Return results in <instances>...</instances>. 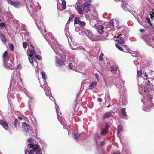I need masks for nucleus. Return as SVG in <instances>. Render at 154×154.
Returning <instances> with one entry per match:
<instances>
[{
	"instance_id": "obj_1",
	"label": "nucleus",
	"mask_w": 154,
	"mask_h": 154,
	"mask_svg": "<svg viewBox=\"0 0 154 154\" xmlns=\"http://www.w3.org/2000/svg\"><path fill=\"white\" fill-rule=\"evenodd\" d=\"M33 147V149L26 150L25 151V154H42L39 152L41 151V148L39 145H35Z\"/></svg>"
},
{
	"instance_id": "obj_2",
	"label": "nucleus",
	"mask_w": 154,
	"mask_h": 154,
	"mask_svg": "<svg viewBox=\"0 0 154 154\" xmlns=\"http://www.w3.org/2000/svg\"><path fill=\"white\" fill-rule=\"evenodd\" d=\"M27 142L29 144L27 146V149H28L27 150H30L29 149H30V148L33 149V146H34L35 145H38V143L36 141H34L33 139L31 137H30L27 140Z\"/></svg>"
},
{
	"instance_id": "obj_3",
	"label": "nucleus",
	"mask_w": 154,
	"mask_h": 154,
	"mask_svg": "<svg viewBox=\"0 0 154 154\" xmlns=\"http://www.w3.org/2000/svg\"><path fill=\"white\" fill-rule=\"evenodd\" d=\"M91 23L92 26L97 27V29L99 33L101 34H102L103 33V29H104L103 26L102 25H99L97 26V23L93 24L92 22H91ZM96 23H97V22Z\"/></svg>"
},
{
	"instance_id": "obj_4",
	"label": "nucleus",
	"mask_w": 154,
	"mask_h": 154,
	"mask_svg": "<svg viewBox=\"0 0 154 154\" xmlns=\"http://www.w3.org/2000/svg\"><path fill=\"white\" fill-rule=\"evenodd\" d=\"M80 134L78 132V130L76 129L75 131H73L72 133V137L74 138L76 142L79 141V137L80 136Z\"/></svg>"
},
{
	"instance_id": "obj_5",
	"label": "nucleus",
	"mask_w": 154,
	"mask_h": 154,
	"mask_svg": "<svg viewBox=\"0 0 154 154\" xmlns=\"http://www.w3.org/2000/svg\"><path fill=\"white\" fill-rule=\"evenodd\" d=\"M22 128L24 131L26 132V135L27 136L29 135V133L31 132L30 126H22Z\"/></svg>"
},
{
	"instance_id": "obj_6",
	"label": "nucleus",
	"mask_w": 154,
	"mask_h": 154,
	"mask_svg": "<svg viewBox=\"0 0 154 154\" xmlns=\"http://www.w3.org/2000/svg\"><path fill=\"white\" fill-rule=\"evenodd\" d=\"M4 65L6 67L11 69L13 67V63L11 60L4 62Z\"/></svg>"
},
{
	"instance_id": "obj_7",
	"label": "nucleus",
	"mask_w": 154,
	"mask_h": 154,
	"mask_svg": "<svg viewBox=\"0 0 154 154\" xmlns=\"http://www.w3.org/2000/svg\"><path fill=\"white\" fill-rule=\"evenodd\" d=\"M145 88L143 89V91L145 92H149L151 90L153 86L152 84H145Z\"/></svg>"
},
{
	"instance_id": "obj_8",
	"label": "nucleus",
	"mask_w": 154,
	"mask_h": 154,
	"mask_svg": "<svg viewBox=\"0 0 154 154\" xmlns=\"http://www.w3.org/2000/svg\"><path fill=\"white\" fill-rule=\"evenodd\" d=\"M106 127L103 129L100 132V135L104 136L108 133V130L110 126H106Z\"/></svg>"
},
{
	"instance_id": "obj_9",
	"label": "nucleus",
	"mask_w": 154,
	"mask_h": 154,
	"mask_svg": "<svg viewBox=\"0 0 154 154\" xmlns=\"http://www.w3.org/2000/svg\"><path fill=\"white\" fill-rule=\"evenodd\" d=\"M57 117L61 124L62 125H65V120L63 119V117L58 114L57 112Z\"/></svg>"
},
{
	"instance_id": "obj_10",
	"label": "nucleus",
	"mask_w": 154,
	"mask_h": 154,
	"mask_svg": "<svg viewBox=\"0 0 154 154\" xmlns=\"http://www.w3.org/2000/svg\"><path fill=\"white\" fill-rule=\"evenodd\" d=\"M65 60L62 58H60L56 61V65L57 66H61L64 64Z\"/></svg>"
},
{
	"instance_id": "obj_11",
	"label": "nucleus",
	"mask_w": 154,
	"mask_h": 154,
	"mask_svg": "<svg viewBox=\"0 0 154 154\" xmlns=\"http://www.w3.org/2000/svg\"><path fill=\"white\" fill-rule=\"evenodd\" d=\"M8 2L9 3L13 5L16 8H18L20 4L18 2H14L11 0H8Z\"/></svg>"
},
{
	"instance_id": "obj_12",
	"label": "nucleus",
	"mask_w": 154,
	"mask_h": 154,
	"mask_svg": "<svg viewBox=\"0 0 154 154\" xmlns=\"http://www.w3.org/2000/svg\"><path fill=\"white\" fill-rule=\"evenodd\" d=\"M23 120V118L20 116H18V118L17 119H15L14 122V125H19L20 122H21V121Z\"/></svg>"
},
{
	"instance_id": "obj_13",
	"label": "nucleus",
	"mask_w": 154,
	"mask_h": 154,
	"mask_svg": "<svg viewBox=\"0 0 154 154\" xmlns=\"http://www.w3.org/2000/svg\"><path fill=\"white\" fill-rule=\"evenodd\" d=\"M120 36H122V35L120 34L117 37V41L118 43L120 44H123L124 42V39L122 37Z\"/></svg>"
},
{
	"instance_id": "obj_14",
	"label": "nucleus",
	"mask_w": 154,
	"mask_h": 154,
	"mask_svg": "<svg viewBox=\"0 0 154 154\" xmlns=\"http://www.w3.org/2000/svg\"><path fill=\"white\" fill-rule=\"evenodd\" d=\"M3 60L4 62L9 60V57L8 53L7 51H5L3 55Z\"/></svg>"
},
{
	"instance_id": "obj_15",
	"label": "nucleus",
	"mask_w": 154,
	"mask_h": 154,
	"mask_svg": "<svg viewBox=\"0 0 154 154\" xmlns=\"http://www.w3.org/2000/svg\"><path fill=\"white\" fill-rule=\"evenodd\" d=\"M30 46L33 48V49L32 50H31L28 53L27 55L28 56H29L30 57H32L35 54V51L34 49V47L33 46L31 45H30Z\"/></svg>"
},
{
	"instance_id": "obj_16",
	"label": "nucleus",
	"mask_w": 154,
	"mask_h": 154,
	"mask_svg": "<svg viewBox=\"0 0 154 154\" xmlns=\"http://www.w3.org/2000/svg\"><path fill=\"white\" fill-rule=\"evenodd\" d=\"M100 135V134L99 133H97L94 136V138L95 140L96 143L97 144L98 143V140H100L101 138Z\"/></svg>"
},
{
	"instance_id": "obj_17",
	"label": "nucleus",
	"mask_w": 154,
	"mask_h": 154,
	"mask_svg": "<svg viewBox=\"0 0 154 154\" xmlns=\"http://www.w3.org/2000/svg\"><path fill=\"white\" fill-rule=\"evenodd\" d=\"M0 38L2 41L3 42L5 45H6L7 42V39L5 38V35L1 33L0 34Z\"/></svg>"
},
{
	"instance_id": "obj_18",
	"label": "nucleus",
	"mask_w": 154,
	"mask_h": 154,
	"mask_svg": "<svg viewBox=\"0 0 154 154\" xmlns=\"http://www.w3.org/2000/svg\"><path fill=\"white\" fill-rule=\"evenodd\" d=\"M90 5L89 4H87L86 5L84 6L83 10L86 13H88L89 10V6Z\"/></svg>"
},
{
	"instance_id": "obj_19",
	"label": "nucleus",
	"mask_w": 154,
	"mask_h": 154,
	"mask_svg": "<svg viewBox=\"0 0 154 154\" xmlns=\"http://www.w3.org/2000/svg\"><path fill=\"white\" fill-rule=\"evenodd\" d=\"M2 126L6 130H8V131L10 132L12 131L14 129L12 126H10V127H9V126Z\"/></svg>"
},
{
	"instance_id": "obj_20",
	"label": "nucleus",
	"mask_w": 154,
	"mask_h": 154,
	"mask_svg": "<svg viewBox=\"0 0 154 154\" xmlns=\"http://www.w3.org/2000/svg\"><path fill=\"white\" fill-rule=\"evenodd\" d=\"M97 84V82L96 81H94V82L92 83L89 86V88L90 89H92L95 88Z\"/></svg>"
},
{
	"instance_id": "obj_21",
	"label": "nucleus",
	"mask_w": 154,
	"mask_h": 154,
	"mask_svg": "<svg viewBox=\"0 0 154 154\" xmlns=\"http://www.w3.org/2000/svg\"><path fill=\"white\" fill-rule=\"evenodd\" d=\"M80 18L79 17H76L74 19V23L75 24H78L80 23V21L79 20Z\"/></svg>"
},
{
	"instance_id": "obj_22",
	"label": "nucleus",
	"mask_w": 154,
	"mask_h": 154,
	"mask_svg": "<svg viewBox=\"0 0 154 154\" xmlns=\"http://www.w3.org/2000/svg\"><path fill=\"white\" fill-rule=\"evenodd\" d=\"M111 71L112 73L114 74L116 73L117 71V69L114 66H111Z\"/></svg>"
},
{
	"instance_id": "obj_23",
	"label": "nucleus",
	"mask_w": 154,
	"mask_h": 154,
	"mask_svg": "<svg viewBox=\"0 0 154 154\" xmlns=\"http://www.w3.org/2000/svg\"><path fill=\"white\" fill-rule=\"evenodd\" d=\"M76 10L79 14H82L83 11L80 6H77Z\"/></svg>"
},
{
	"instance_id": "obj_24",
	"label": "nucleus",
	"mask_w": 154,
	"mask_h": 154,
	"mask_svg": "<svg viewBox=\"0 0 154 154\" xmlns=\"http://www.w3.org/2000/svg\"><path fill=\"white\" fill-rule=\"evenodd\" d=\"M41 74L43 79L45 81H46V75L45 72L43 71H42L41 72Z\"/></svg>"
},
{
	"instance_id": "obj_25",
	"label": "nucleus",
	"mask_w": 154,
	"mask_h": 154,
	"mask_svg": "<svg viewBox=\"0 0 154 154\" xmlns=\"http://www.w3.org/2000/svg\"><path fill=\"white\" fill-rule=\"evenodd\" d=\"M63 127L64 129H67V130L68 131V134H69V133H71L70 126H63Z\"/></svg>"
},
{
	"instance_id": "obj_26",
	"label": "nucleus",
	"mask_w": 154,
	"mask_h": 154,
	"mask_svg": "<svg viewBox=\"0 0 154 154\" xmlns=\"http://www.w3.org/2000/svg\"><path fill=\"white\" fill-rule=\"evenodd\" d=\"M62 5H63L62 8L63 10H65L66 9V1L65 0H63L62 2Z\"/></svg>"
},
{
	"instance_id": "obj_27",
	"label": "nucleus",
	"mask_w": 154,
	"mask_h": 154,
	"mask_svg": "<svg viewBox=\"0 0 154 154\" xmlns=\"http://www.w3.org/2000/svg\"><path fill=\"white\" fill-rule=\"evenodd\" d=\"M126 109L125 108H122L121 110L123 114V115L125 116L126 117L127 115H126V113L125 112Z\"/></svg>"
},
{
	"instance_id": "obj_28",
	"label": "nucleus",
	"mask_w": 154,
	"mask_h": 154,
	"mask_svg": "<svg viewBox=\"0 0 154 154\" xmlns=\"http://www.w3.org/2000/svg\"><path fill=\"white\" fill-rule=\"evenodd\" d=\"M109 24L110 26L114 27V25L113 19H111L109 22Z\"/></svg>"
},
{
	"instance_id": "obj_29",
	"label": "nucleus",
	"mask_w": 154,
	"mask_h": 154,
	"mask_svg": "<svg viewBox=\"0 0 154 154\" xmlns=\"http://www.w3.org/2000/svg\"><path fill=\"white\" fill-rule=\"evenodd\" d=\"M34 59V57L33 56L30 57L29 56V62L32 64L33 63V60Z\"/></svg>"
},
{
	"instance_id": "obj_30",
	"label": "nucleus",
	"mask_w": 154,
	"mask_h": 154,
	"mask_svg": "<svg viewBox=\"0 0 154 154\" xmlns=\"http://www.w3.org/2000/svg\"><path fill=\"white\" fill-rule=\"evenodd\" d=\"M116 47L119 50L121 51H124L123 49L121 47V46L118 44H116Z\"/></svg>"
},
{
	"instance_id": "obj_31",
	"label": "nucleus",
	"mask_w": 154,
	"mask_h": 154,
	"mask_svg": "<svg viewBox=\"0 0 154 154\" xmlns=\"http://www.w3.org/2000/svg\"><path fill=\"white\" fill-rule=\"evenodd\" d=\"M112 116V115L111 114L107 113L104 115V118H108L111 117Z\"/></svg>"
},
{
	"instance_id": "obj_32",
	"label": "nucleus",
	"mask_w": 154,
	"mask_h": 154,
	"mask_svg": "<svg viewBox=\"0 0 154 154\" xmlns=\"http://www.w3.org/2000/svg\"><path fill=\"white\" fill-rule=\"evenodd\" d=\"M79 25L80 27H84L86 25V23L84 21H80Z\"/></svg>"
},
{
	"instance_id": "obj_33",
	"label": "nucleus",
	"mask_w": 154,
	"mask_h": 154,
	"mask_svg": "<svg viewBox=\"0 0 154 154\" xmlns=\"http://www.w3.org/2000/svg\"><path fill=\"white\" fill-rule=\"evenodd\" d=\"M0 124L1 125H8L7 123L4 120H0Z\"/></svg>"
},
{
	"instance_id": "obj_34",
	"label": "nucleus",
	"mask_w": 154,
	"mask_h": 154,
	"mask_svg": "<svg viewBox=\"0 0 154 154\" xmlns=\"http://www.w3.org/2000/svg\"><path fill=\"white\" fill-rule=\"evenodd\" d=\"M123 129L122 126H118V127L117 131L119 133H120Z\"/></svg>"
},
{
	"instance_id": "obj_35",
	"label": "nucleus",
	"mask_w": 154,
	"mask_h": 154,
	"mask_svg": "<svg viewBox=\"0 0 154 154\" xmlns=\"http://www.w3.org/2000/svg\"><path fill=\"white\" fill-rule=\"evenodd\" d=\"M104 54L103 53H101L99 57V60L102 61L103 60V57L104 56Z\"/></svg>"
},
{
	"instance_id": "obj_36",
	"label": "nucleus",
	"mask_w": 154,
	"mask_h": 154,
	"mask_svg": "<svg viewBox=\"0 0 154 154\" xmlns=\"http://www.w3.org/2000/svg\"><path fill=\"white\" fill-rule=\"evenodd\" d=\"M142 71L141 70L138 71L137 73V77H140L142 76Z\"/></svg>"
},
{
	"instance_id": "obj_37",
	"label": "nucleus",
	"mask_w": 154,
	"mask_h": 154,
	"mask_svg": "<svg viewBox=\"0 0 154 154\" xmlns=\"http://www.w3.org/2000/svg\"><path fill=\"white\" fill-rule=\"evenodd\" d=\"M28 44L26 42H24L23 43V46L24 48H26Z\"/></svg>"
},
{
	"instance_id": "obj_38",
	"label": "nucleus",
	"mask_w": 154,
	"mask_h": 154,
	"mask_svg": "<svg viewBox=\"0 0 154 154\" xmlns=\"http://www.w3.org/2000/svg\"><path fill=\"white\" fill-rule=\"evenodd\" d=\"M9 48L11 51H13L14 49V45L12 43H10L9 45Z\"/></svg>"
},
{
	"instance_id": "obj_39",
	"label": "nucleus",
	"mask_w": 154,
	"mask_h": 154,
	"mask_svg": "<svg viewBox=\"0 0 154 154\" xmlns=\"http://www.w3.org/2000/svg\"><path fill=\"white\" fill-rule=\"evenodd\" d=\"M35 57L36 59H38V60H41L42 59V57L41 56L39 55H35Z\"/></svg>"
},
{
	"instance_id": "obj_40",
	"label": "nucleus",
	"mask_w": 154,
	"mask_h": 154,
	"mask_svg": "<svg viewBox=\"0 0 154 154\" xmlns=\"http://www.w3.org/2000/svg\"><path fill=\"white\" fill-rule=\"evenodd\" d=\"M146 20L147 21L148 23L151 26H152V24L151 23L150 19L149 17H147Z\"/></svg>"
},
{
	"instance_id": "obj_41",
	"label": "nucleus",
	"mask_w": 154,
	"mask_h": 154,
	"mask_svg": "<svg viewBox=\"0 0 154 154\" xmlns=\"http://www.w3.org/2000/svg\"><path fill=\"white\" fill-rule=\"evenodd\" d=\"M45 86H42V88L44 89L45 91H46V89L48 88V87L47 86V84L46 83H45V84L44 85Z\"/></svg>"
},
{
	"instance_id": "obj_42",
	"label": "nucleus",
	"mask_w": 154,
	"mask_h": 154,
	"mask_svg": "<svg viewBox=\"0 0 154 154\" xmlns=\"http://www.w3.org/2000/svg\"><path fill=\"white\" fill-rule=\"evenodd\" d=\"M74 17V15L73 14H71L70 17H69V20H72L73 19V18Z\"/></svg>"
},
{
	"instance_id": "obj_43",
	"label": "nucleus",
	"mask_w": 154,
	"mask_h": 154,
	"mask_svg": "<svg viewBox=\"0 0 154 154\" xmlns=\"http://www.w3.org/2000/svg\"><path fill=\"white\" fill-rule=\"evenodd\" d=\"M0 26L1 27H5V24L3 22H2L0 23Z\"/></svg>"
},
{
	"instance_id": "obj_44",
	"label": "nucleus",
	"mask_w": 154,
	"mask_h": 154,
	"mask_svg": "<svg viewBox=\"0 0 154 154\" xmlns=\"http://www.w3.org/2000/svg\"><path fill=\"white\" fill-rule=\"evenodd\" d=\"M68 67L69 68L71 69L72 68V63H69L68 65Z\"/></svg>"
},
{
	"instance_id": "obj_45",
	"label": "nucleus",
	"mask_w": 154,
	"mask_h": 154,
	"mask_svg": "<svg viewBox=\"0 0 154 154\" xmlns=\"http://www.w3.org/2000/svg\"><path fill=\"white\" fill-rule=\"evenodd\" d=\"M95 75L96 78L97 79V80L98 81L99 80V75H98V74L97 73H95Z\"/></svg>"
},
{
	"instance_id": "obj_46",
	"label": "nucleus",
	"mask_w": 154,
	"mask_h": 154,
	"mask_svg": "<svg viewBox=\"0 0 154 154\" xmlns=\"http://www.w3.org/2000/svg\"><path fill=\"white\" fill-rule=\"evenodd\" d=\"M113 154H121L120 152L119 151H117L114 152Z\"/></svg>"
},
{
	"instance_id": "obj_47",
	"label": "nucleus",
	"mask_w": 154,
	"mask_h": 154,
	"mask_svg": "<svg viewBox=\"0 0 154 154\" xmlns=\"http://www.w3.org/2000/svg\"><path fill=\"white\" fill-rule=\"evenodd\" d=\"M20 123H22V125H28L26 123V122H20Z\"/></svg>"
},
{
	"instance_id": "obj_48",
	"label": "nucleus",
	"mask_w": 154,
	"mask_h": 154,
	"mask_svg": "<svg viewBox=\"0 0 154 154\" xmlns=\"http://www.w3.org/2000/svg\"><path fill=\"white\" fill-rule=\"evenodd\" d=\"M104 144H105V142L104 141H102L101 142L100 144V146H102L104 145Z\"/></svg>"
},
{
	"instance_id": "obj_49",
	"label": "nucleus",
	"mask_w": 154,
	"mask_h": 154,
	"mask_svg": "<svg viewBox=\"0 0 154 154\" xmlns=\"http://www.w3.org/2000/svg\"><path fill=\"white\" fill-rule=\"evenodd\" d=\"M98 101L100 102H102V98H98Z\"/></svg>"
},
{
	"instance_id": "obj_50",
	"label": "nucleus",
	"mask_w": 154,
	"mask_h": 154,
	"mask_svg": "<svg viewBox=\"0 0 154 154\" xmlns=\"http://www.w3.org/2000/svg\"><path fill=\"white\" fill-rule=\"evenodd\" d=\"M145 84H152L151 82H150V81H149V80H148V82H145Z\"/></svg>"
},
{
	"instance_id": "obj_51",
	"label": "nucleus",
	"mask_w": 154,
	"mask_h": 154,
	"mask_svg": "<svg viewBox=\"0 0 154 154\" xmlns=\"http://www.w3.org/2000/svg\"><path fill=\"white\" fill-rule=\"evenodd\" d=\"M151 18L152 19L154 17V15H153L152 14H150Z\"/></svg>"
},
{
	"instance_id": "obj_52",
	"label": "nucleus",
	"mask_w": 154,
	"mask_h": 154,
	"mask_svg": "<svg viewBox=\"0 0 154 154\" xmlns=\"http://www.w3.org/2000/svg\"><path fill=\"white\" fill-rule=\"evenodd\" d=\"M140 32H143L145 31V30L144 29H140Z\"/></svg>"
},
{
	"instance_id": "obj_53",
	"label": "nucleus",
	"mask_w": 154,
	"mask_h": 154,
	"mask_svg": "<svg viewBox=\"0 0 154 154\" xmlns=\"http://www.w3.org/2000/svg\"><path fill=\"white\" fill-rule=\"evenodd\" d=\"M144 75L146 77H147L148 76L147 75L146 72H145Z\"/></svg>"
},
{
	"instance_id": "obj_54",
	"label": "nucleus",
	"mask_w": 154,
	"mask_h": 154,
	"mask_svg": "<svg viewBox=\"0 0 154 154\" xmlns=\"http://www.w3.org/2000/svg\"><path fill=\"white\" fill-rule=\"evenodd\" d=\"M70 20H68L67 21V24H69L70 23Z\"/></svg>"
},
{
	"instance_id": "obj_55",
	"label": "nucleus",
	"mask_w": 154,
	"mask_h": 154,
	"mask_svg": "<svg viewBox=\"0 0 154 154\" xmlns=\"http://www.w3.org/2000/svg\"><path fill=\"white\" fill-rule=\"evenodd\" d=\"M151 110V109L150 108L149 109H146V111H149Z\"/></svg>"
},
{
	"instance_id": "obj_56",
	"label": "nucleus",
	"mask_w": 154,
	"mask_h": 154,
	"mask_svg": "<svg viewBox=\"0 0 154 154\" xmlns=\"http://www.w3.org/2000/svg\"><path fill=\"white\" fill-rule=\"evenodd\" d=\"M152 14V15H154V12H152V14Z\"/></svg>"
},
{
	"instance_id": "obj_57",
	"label": "nucleus",
	"mask_w": 154,
	"mask_h": 154,
	"mask_svg": "<svg viewBox=\"0 0 154 154\" xmlns=\"http://www.w3.org/2000/svg\"><path fill=\"white\" fill-rule=\"evenodd\" d=\"M106 125H109V124H107V123H106Z\"/></svg>"
},
{
	"instance_id": "obj_58",
	"label": "nucleus",
	"mask_w": 154,
	"mask_h": 154,
	"mask_svg": "<svg viewBox=\"0 0 154 154\" xmlns=\"http://www.w3.org/2000/svg\"><path fill=\"white\" fill-rule=\"evenodd\" d=\"M30 7L31 8H32V6L31 5H30Z\"/></svg>"
},
{
	"instance_id": "obj_59",
	"label": "nucleus",
	"mask_w": 154,
	"mask_h": 154,
	"mask_svg": "<svg viewBox=\"0 0 154 154\" xmlns=\"http://www.w3.org/2000/svg\"><path fill=\"white\" fill-rule=\"evenodd\" d=\"M141 25H142V26H143L144 27H146V26H145L143 25H142V24H141Z\"/></svg>"
},
{
	"instance_id": "obj_60",
	"label": "nucleus",
	"mask_w": 154,
	"mask_h": 154,
	"mask_svg": "<svg viewBox=\"0 0 154 154\" xmlns=\"http://www.w3.org/2000/svg\"><path fill=\"white\" fill-rule=\"evenodd\" d=\"M15 126V127L16 128H17V126L15 125V126Z\"/></svg>"
},
{
	"instance_id": "obj_61",
	"label": "nucleus",
	"mask_w": 154,
	"mask_h": 154,
	"mask_svg": "<svg viewBox=\"0 0 154 154\" xmlns=\"http://www.w3.org/2000/svg\"><path fill=\"white\" fill-rule=\"evenodd\" d=\"M1 11V10H0V11Z\"/></svg>"
}]
</instances>
